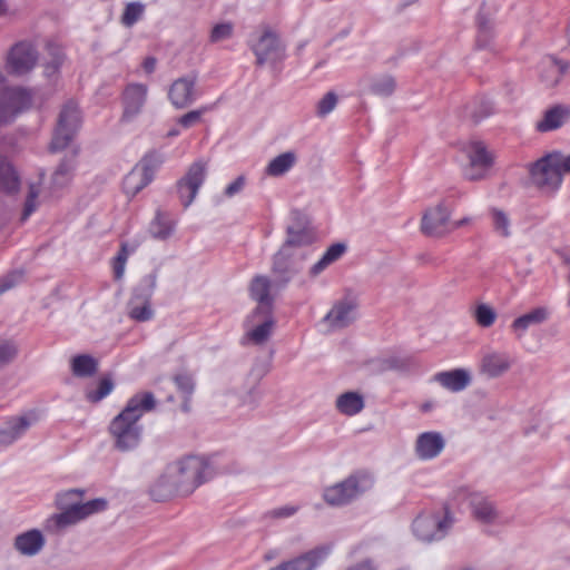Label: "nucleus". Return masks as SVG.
Masks as SVG:
<instances>
[{"label":"nucleus","instance_id":"f257e3e1","mask_svg":"<svg viewBox=\"0 0 570 570\" xmlns=\"http://www.w3.org/2000/svg\"><path fill=\"white\" fill-rule=\"evenodd\" d=\"M213 476V469L202 456L188 455L169 464L151 485L153 500L164 502L175 495L187 497Z\"/></svg>","mask_w":570,"mask_h":570},{"label":"nucleus","instance_id":"f03ea898","mask_svg":"<svg viewBox=\"0 0 570 570\" xmlns=\"http://www.w3.org/2000/svg\"><path fill=\"white\" fill-rule=\"evenodd\" d=\"M155 406L156 400L151 392L137 393L127 401L124 410L111 420L108 429L117 450L127 452L138 446L142 434L139 420Z\"/></svg>","mask_w":570,"mask_h":570},{"label":"nucleus","instance_id":"7ed1b4c3","mask_svg":"<svg viewBox=\"0 0 570 570\" xmlns=\"http://www.w3.org/2000/svg\"><path fill=\"white\" fill-rule=\"evenodd\" d=\"M374 485V476L367 471H356L347 478L326 487L323 499L331 507H344L357 500Z\"/></svg>","mask_w":570,"mask_h":570},{"label":"nucleus","instance_id":"20e7f679","mask_svg":"<svg viewBox=\"0 0 570 570\" xmlns=\"http://www.w3.org/2000/svg\"><path fill=\"white\" fill-rule=\"evenodd\" d=\"M107 505V500L98 498L87 501L82 505L58 508L59 510H61V512L51 515L47 520L46 528L48 530L59 531L69 525H73L95 513L106 510Z\"/></svg>","mask_w":570,"mask_h":570},{"label":"nucleus","instance_id":"39448f33","mask_svg":"<svg viewBox=\"0 0 570 570\" xmlns=\"http://www.w3.org/2000/svg\"><path fill=\"white\" fill-rule=\"evenodd\" d=\"M157 285V274L146 275L134 289L128 301V316L136 322H147L154 317L150 298Z\"/></svg>","mask_w":570,"mask_h":570},{"label":"nucleus","instance_id":"423d86ee","mask_svg":"<svg viewBox=\"0 0 570 570\" xmlns=\"http://www.w3.org/2000/svg\"><path fill=\"white\" fill-rule=\"evenodd\" d=\"M32 104L31 92L22 87H6L0 90V126L12 124Z\"/></svg>","mask_w":570,"mask_h":570},{"label":"nucleus","instance_id":"0eeeda50","mask_svg":"<svg viewBox=\"0 0 570 570\" xmlns=\"http://www.w3.org/2000/svg\"><path fill=\"white\" fill-rule=\"evenodd\" d=\"M81 124V116L75 102H67L58 117L57 128L50 144L51 151L65 149L73 139Z\"/></svg>","mask_w":570,"mask_h":570},{"label":"nucleus","instance_id":"6e6552de","mask_svg":"<svg viewBox=\"0 0 570 570\" xmlns=\"http://www.w3.org/2000/svg\"><path fill=\"white\" fill-rule=\"evenodd\" d=\"M533 184L544 191H556L562 184L563 174L553 153L539 159L531 168Z\"/></svg>","mask_w":570,"mask_h":570},{"label":"nucleus","instance_id":"1a4fd4ad","mask_svg":"<svg viewBox=\"0 0 570 570\" xmlns=\"http://www.w3.org/2000/svg\"><path fill=\"white\" fill-rule=\"evenodd\" d=\"M245 324L248 327L246 338L255 345H263L271 338L276 322L268 306H257Z\"/></svg>","mask_w":570,"mask_h":570},{"label":"nucleus","instance_id":"9d476101","mask_svg":"<svg viewBox=\"0 0 570 570\" xmlns=\"http://www.w3.org/2000/svg\"><path fill=\"white\" fill-rule=\"evenodd\" d=\"M453 523V519L446 513L441 517L436 513L419 515L412 524L413 532L417 539L424 542L441 540Z\"/></svg>","mask_w":570,"mask_h":570},{"label":"nucleus","instance_id":"9b49d317","mask_svg":"<svg viewBox=\"0 0 570 570\" xmlns=\"http://www.w3.org/2000/svg\"><path fill=\"white\" fill-rule=\"evenodd\" d=\"M207 173V164L203 160L193 163L184 177L177 181V193L183 206L188 207L195 199Z\"/></svg>","mask_w":570,"mask_h":570},{"label":"nucleus","instance_id":"f8f14e48","mask_svg":"<svg viewBox=\"0 0 570 570\" xmlns=\"http://www.w3.org/2000/svg\"><path fill=\"white\" fill-rule=\"evenodd\" d=\"M304 258L296 256V253H291L281 247L273 257L272 273L275 277L274 286L284 288L301 271V262Z\"/></svg>","mask_w":570,"mask_h":570},{"label":"nucleus","instance_id":"ddd939ff","mask_svg":"<svg viewBox=\"0 0 570 570\" xmlns=\"http://www.w3.org/2000/svg\"><path fill=\"white\" fill-rule=\"evenodd\" d=\"M38 61V51L30 42L14 45L7 58V70L11 75L22 76L31 71Z\"/></svg>","mask_w":570,"mask_h":570},{"label":"nucleus","instance_id":"4468645a","mask_svg":"<svg viewBox=\"0 0 570 570\" xmlns=\"http://www.w3.org/2000/svg\"><path fill=\"white\" fill-rule=\"evenodd\" d=\"M451 212L441 203L425 210L421 232L429 237H443L451 233Z\"/></svg>","mask_w":570,"mask_h":570},{"label":"nucleus","instance_id":"2eb2a0df","mask_svg":"<svg viewBox=\"0 0 570 570\" xmlns=\"http://www.w3.org/2000/svg\"><path fill=\"white\" fill-rule=\"evenodd\" d=\"M470 165L465 170L469 180H480L485 177L488 169L493 164V155L482 141H470L465 147Z\"/></svg>","mask_w":570,"mask_h":570},{"label":"nucleus","instance_id":"dca6fc26","mask_svg":"<svg viewBox=\"0 0 570 570\" xmlns=\"http://www.w3.org/2000/svg\"><path fill=\"white\" fill-rule=\"evenodd\" d=\"M197 76L189 73L177 78L168 89V99L176 109L191 106L197 97Z\"/></svg>","mask_w":570,"mask_h":570},{"label":"nucleus","instance_id":"f3484780","mask_svg":"<svg viewBox=\"0 0 570 570\" xmlns=\"http://www.w3.org/2000/svg\"><path fill=\"white\" fill-rule=\"evenodd\" d=\"M331 551L330 546H320L269 570H315L326 560Z\"/></svg>","mask_w":570,"mask_h":570},{"label":"nucleus","instance_id":"a211bd4d","mask_svg":"<svg viewBox=\"0 0 570 570\" xmlns=\"http://www.w3.org/2000/svg\"><path fill=\"white\" fill-rule=\"evenodd\" d=\"M287 237L281 246L291 253H296V256L304 257L301 249L312 245L316 240V233L308 224L296 222L289 225L286 229Z\"/></svg>","mask_w":570,"mask_h":570},{"label":"nucleus","instance_id":"6ab92c4d","mask_svg":"<svg viewBox=\"0 0 570 570\" xmlns=\"http://www.w3.org/2000/svg\"><path fill=\"white\" fill-rule=\"evenodd\" d=\"M252 49L258 66H263L267 61H278L284 56V48L278 37L271 30H265L258 40L252 45Z\"/></svg>","mask_w":570,"mask_h":570},{"label":"nucleus","instance_id":"aec40b11","mask_svg":"<svg viewBox=\"0 0 570 570\" xmlns=\"http://www.w3.org/2000/svg\"><path fill=\"white\" fill-rule=\"evenodd\" d=\"M78 150H72L66 155L51 175L49 183V195L58 196L62 189L69 186L77 168Z\"/></svg>","mask_w":570,"mask_h":570},{"label":"nucleus","instance_id":"412c9836","mask_svg":"<svg viewBox=\"0 0 570 570\" xmlns=\"http://www.w3.org/2000/svg\"><path fill=\"white\" fill-rule=\"evenodd\" d=\"M357 317V303L353 298L337 301L324 317L331 328L340 330L352 324Z\"/></svg>","mask_w":570,"mask_h":570},{"label":"nucleus","instance_id":"4be33fe9","mask_svg":"<svg viewBox=\"0 0 570 570\" xmlns=\"http://www.w3.org/2000/svg\"><path fill=\"white\" fill-rule=\"evenodd\" d=\"M445 448V440L440 432H423L415 441V455L422 461L433 460Z\"/></svg>","mask_w":570,"mask_h":570},{"label":"nucleus","instance_id":"5701e85b","mask_svg":"<svg viewBox=\"0 0 570 570\" xmlns=\"http://www.w3.org/2000/svg\"><path fill=\"white\" fill-rule=\"evenodd\" d=\"M569 69V63L553 56H546L538 65L539 79L547 88L557 86Z\"/></svg>","mask_w":570,"mask_h":570},{"label":"nucleus","instance_id":"b1692460","mask_svg":"<svg viewBox=\"0 0 570 570\" xmlns=\"http://www.w3.org/2000/svg\"><path fill=\"white\" fill-rule=\"evenodd\" d=\"M148 88L142 83H130L124 91L122 119L126 121L135 118L142 109L147 100Z\"/></svg>","mask_w":570,"mask_h":570},{"label":"nucleus","instance_id":"393cba45","mask_svg":"<svg viewBox=\"0 0 570 570\" xmlns=\"http://www.w3.org/2000/svg\"><path fill=\"white\" fill-rule=\"evenodd\" d=\"M36 422L31 414L10 417L0 429V445H9L20 439Z\"/></svg>","mask_w":570,"mask_h":570},{"label":"nucleus","instance_id":"a878e982","mask_svg":"<svg viewBox=\"0 0 570 570\" xmlns=\"http://www.w3.org/2000/svg\"><path fill=\"white\" fill-rule=\"evenodd\" d=\"M550 317V311L546 306H538L528 313L517 317L510 325L517 338H522L530 327L546 323Z\"/></svg>","mask_w":570,"mask_h":570},{"label":"nucleus","instance_id":"bb28decb","mask_svg":"<svg viewBox=\"0 0 570 570\" xmlns=\"http://www.w3.org/2000/svg\"><path fill=\"white\" fill-rule=\"evenodd\" d=\"M433 381L438 382L445 390L458 393L465 390L471 384L472 376L465 368H454L436 373L433 376Z\"/></svg>","mask_w":570,"mask_h":570},{"label":"nucleus","instance_id":"cd10ccee","mask_svg":"<svg viewBox=\"0 0 570 570\" xmlns=\"http://www.w3.org/2000/svg\"><path fill=\"white\" fill-rule=\"evenodd\" d=\"M570 119V107L554 105L548 108L540 120L535 122L539 132H549L561 128Z\"/></svg>","mask_w":570,"mask_h":570},{"label":"nucleus","instance_id":"c85d7f7f","mask_svg":"<svg viewBox=\"0 0 570 570\" xmlns=\"http://www.w3.org/2000/svg\"><path fill=\"white\" fill-rule=\"evenodd\" d=\"M46 540L41 531L37 529L28 530L20 533L14 539L16 550L27 557H33L38 554L45 547Z\"/></svg>","mask_w":570,"mask_h":570},{"label":"nucleus","instance_id":"c756f323","mask_svg":"<svg viewBox=\"0 0 570 570\" xmlns=\"http://www.w3.org/2000/svg\"><path fill=\"white\" fill-rule=\"evenodd\" d=\"M469 503L473 515L479 521L483 523H494L499 519V512L494 504L484 495L480 493H471L469 495Z\"/></svg>","mask_w":570,"mask_h":570},{"label":"nucleus","instance_id":"7c9ffc66","mask_svg":"<svg viewBox=\"0 0 570 570\" xmlns=\"http://www.w3.org/2000/svg\"><path fill=\"white\" fill-rule=\"evenodd\" d=\"M488 217L491 223L493 233L500 237L508 239L513 235V224L510 214L503 208L492 206L488 209Z\"/></svg>","mask_w":570,"mask_h":570},{"label":"nucleus","instance_id":"2f4dec72","mask_svg":"<svg viewBox=\"0 0 570 570\" xmlns=\"http://www.w3.org/2000/svg\"><path fill=\"white\" fill-rule=\"evenodd\" d=\"M510 365L508 355L493 352L482 358L481 368L489 377H498L505 373Z\"/></svg>","mask_w":570,"mask_h":570},{"label":"nucleus","instance_id":"473e14b6","mask_svg":"<svg viewBox=\"0 0 570 570\" xmlns=\"http://www.w3.org/2000/svg\"><path fill=\"white\" fill-rule=\"evenodd\" d=\"M272 282L266 276H256L253 278L249 287L250 296L255 299L257 306H268L273 311L274 298L269 294Z\"/></svg>","mask_w":570,"mask_h":570},{"label":"nucleus","instance_id":"72a5a7b5","mask_svg":"<svg viewBox=\"0 0 570 570\" xmlns=\"http://www.w3.org/2000/svg\"><path fill=\"white\" fill-rule=\"evenodd\" d=\"M297 161L294 151H285L274 157L265 168V175L269 177H281L288 173Z\"/></svg>","mask_w":570,"mask_h":570},{"label":"nucleus","instance_id":"f704fd0d","mask_svg":"<svg viewBox=\"0 0 570 570\" xmlns=\"http://www.w3.org/2000/svg\"><path fill=\"white\" fill-rule=\"evenodd\" d=\"M20 188V177L13 166L4 157H0V190L14 194Z\"/></svg>","mask_w":570,"mask_h":570},{"label":"nucleus","instance_id":"c9c22d12","mask_svg":"<svg viewBox=\"0 0 570 570\" xmlns=\"http://www.w3.org/2000/svg\"><path fill=\"white\" fill-rule=\"evenodd\" d=\"M336 409L340 413L353 416L358 414L364 409V399L357 392H345L341 394L335 402Z\"/></svg>","mask_w":570,"mask_h":570},{"label":"nucleus","instance_id":"e433bc0d","mask_svg":"<svg viewBox=\"0 0 570 570\" xmlns=\"http://www.w3.org/2000/svg\"><path fill=\"white\" fill-rule=\"evenodd\" d=\"M175 229V222L165 213L157 210L155 218L149 225L150 235L160 240H165L171 236Z\"/></svg>","mask_w":570,"mask_h":570},{"label":"nucleus","instance_id":"4c0bfd02","mask_svg":"<svg viewBox=\"0 0 570 570\" xmlns=\"http://www.w3.org/2000/svg\"><path fill=\"white\" fill-rule=\"evenodd\" d=\"M71 371L77 377H90L98 371V361L88 354L76 355L71 358Z\"/></svg>","mask_w":570,"mask_h":570},{"label":"nucleus","instance_id":"58836bf2","mask_svg":"<svg viewBox=\"0 0 570 570\" xmlns=\"http://www.w3.org/2000/svg\"><path fill=\"white\" fill-rule=\"evenodd\" d=\"M149 184L148 177L134 167L122 180V189L127 195L135 196Z\"/></svg>","mask_w":570,"mask_h":570},{"label":"nucleus","instance_id":"ea45409f","mask_svg":"<svg viewBox=\"0 0 570 570\" xmlns=\"http://www.w3.org/2000/svg\"><path fill=\"white\" fill-rule=\"evenodd\" d=\"M115 387L114 381L110 376L101 377L96 387H87L85 395L88 402L98 403L108 396Z\"/></svg>","mask_w":570,"mask_h":570},{"label":"nucleus","instance_id":"a19ab883","mask_svg":"<svg viewBox=\"0 0 570 570\" xmlns=\"http://www.w3.org/2000/svg\"><path fill=\"white\" fill-rule=\"evenodd\" d=\"M83 493L85 491L80 489H70L67 491L59 492L56 495V505L57 508L82 505L83 503L81 502V499Z\"/></svg>","mask_w":570,"mask_h":570},{"label":"nucleus","instance_id":"79ce46f5","mask_svg":"<svg viewBox=\"0 0 570 570\" xmlns=\"http://www.w3.org/2000/svg\"><path fill=\"white\" fill-rule=\"evenodd\" d=\"M47 49L51 59L45 65V73L47 77H51L61 67L65 59V53L62 49L57 45H48Z\"/></svg>","mask_w":570,"mask_h":570},{"label":"nucleus","instance_id":"37998d69","mask_svg":"<svg viewBox=\"0 0 570 570\" xmlns=\"http://www.w3.org/2000/svg\"><path fill=\"white\" fill-rule=\"evenodd\" d=\"M478 23V39L476 43L479 47H485L488 45V41L491 38L492 32V23L489 16L483 13L482 11L479 12L476 18Z\"/></svg>","mask_w":570,"mask_h":570},{"label":"nucleus","instance_id":"c03bdc74","mask_svg":"<svg viewBox=\"0 0 570 570\" xmlns=\"http://www.w3.org/2000/svg\"><path fill=\"white\" fill-rule=\"evenodd\" d=\"M161 163H163L161 157L156 153H151V154L146 155L140 160V163L137 164L135 167L137 169H140L144 174H146V176L148 177V180L150 183L154 178L155 171L159 168Z\"/></svg>","mask_w":570,"mask_h":570},{"label":"nucleus","instance_id":"a18cd8bd","mask_svg":"<svg viewBox=\"0 0 570 570\" xmlns=\"http://www.w3.org/2000/svg\"><path fill=\"white\" fill-rule=\"evenodd\" d=\"M145 6L140 2H130L126 6L121 16V23L126 27L134 26L141 17Z\"/></svg>","mask_w":570,"mask_h":570},{"label":"nucleus","instance_id":"49530a36","mask_svg":"<svg viewBox=\"0 0 570 570\" xmlns=\"http://www.w3.org/2000/svg\"><path fill=\"white\" fill-rule=\"evenodd\" d=\"M474 317L480 326L490 327L497 320V313L488 304H479L474 311Z\"/></svg>","mask_w":570,"mask_h":570},{"label":"nucleus","instance_id":"de8ad7c7","mask_svg":"<svg viewBox=\"0 0 570 570\" xmlns=\"http://www.w3.org/2000/svg\"><path fill=\"white\" fill-rule=\"evenodd\" d=\"M210 110L209 106H203L198 109L190 110L186 112L185 115L177 118V125L180 127L188 129L202 121V117L204 114Z\"/></svg>","mask_w":570,"mask_h":570},{"label":"nucleus","instance_id":"09e8293b","mask_svg":"<svg viewBox=\"0 0 570 570\" xmlns=\"http://www.w3.org/2000/svg\"><path fill=\"white\" fill-rule=\"evenodd\" d=\"M395 89V80L391 76H382L373 80L371 91L379 96H390Z\"/></svg>","mask_w":570,"mask_h":570},{"label":"nucleus","instance_id":"8fccbe9b","mask_svg":"<svg viewBox=\"0 0 570 570\" xmlns=\"http://www.w3.org/2000/svg\"><path fill=\"white\" fill-rule=\"evenodd\" d=\"M234 33V24L232 22L217 23L212 28L209 41L217 43L232 38Z\"/></svg>","mask_w":570,"mask_h":570},{"label":"nucleus","instance_id":"3c124183","mask_svg":"<svg viewBox=\"0 0 570 570\" xmlns=\"http://www.w3.org/2000/svg\"><path fill=\"white\" fill-rule=\"evenodd\" d=\"M337 104V96L333 91H328L317 104V116L325 117L334 110Z\"/></svg>","mask_w":570,"mask_h":570},{"label":"nucleus","instance_id":"603ef678","mask_svg":"<svg viewBox=\"0 0 570 570\" xmlns=\"http://www.w3.org/2000/svg\"><path fill=\"white\" fill-rule=\"evenodd\" d=\"M17 354L18 348L13 342L0 340V366L13 361Z\"/></svg>","mask_w":570,"mask_h":570},{"label":"nucleus","instance_id":"864d4df0","mask_svg":"<svg viewBox=\"0 0 570 570\" xmlns=\"http://www.w3.org/2000/svg\"><path fill=\"white\" fill-rule=\"evenodd\" d=\"M39 196V187L31 185L29 187V193L24 203L21 220H27L29 216L36 210L38 203L37 198Z\"/></svg>","mask_w":570,"mask_h":570},{"label":"nucleus","instance_id":"5fc2aeb1","mask_svg":"<svg viewBox=\"0 0 570 570\" xmlns=\"http://www.w3.org/2000/svg\"><path fill=\"white\" fill-rule=\"evenodd\" d=\"M175 384L178 390L186 396H189L194 392L195 383L191 375L181 373L174 377Z\"/></svg>","mask_w":570,"mask_h":570},{"label":"nucleus","instance_id":"6e6d98bb","mask_svg":"<svg viewBox=\"0 0 570 570\" xmlns=\"http://www.w3.org/2000/svg\"><path fill=\"white\" fill-rule=\"evenodd\" d=\"M493 112V107L489 101H482L479 106H475L470 110V117L474 122H479L482 119L489 117Z\"/></svg>","mask_w":570,"mask_h":570},{"label":"nucleus","instance_id":"4d7b16f0","mask_svg":"<svg viewBox=\"0 0 570 570\" xmlns=\"http://www.w3.org/2000/svg\"><path fill=\"white\" fill-rule=\"evenodd\" d=\"M298 508L294 505H285L281 508L273 509L266 513V517L273 519H282L289 518L297 512Z\"/></svg>","mask_w":570,"mask_h":570},{"label":"nucleus","instance_id":"13d9d810","mask_svg":"<svg viewBox=\"0 0 570 570\" xmlns=\"http://www.w3.org/2000/svg\"><path fill=\"white\" fill-rule=\"evenodd\" d=\"M346 250V246L341 243L331 245L324 253V257L332 264L337 261Z\"/></svg>","mask_w":570,"mask_h":570},{"label":"nucleus","instance_id":"bf43d9fd","mask_svg":"<svg viewBox=\"0 0 570 570\" xmlns=\"http://www.w3.org/2000/svg\"><path fill=\"white\" fill-rule=\"evenodd\" d=\"M246 184V178L245 176H238L234 181H232L230 184H228L225 188V196L226 197H234L235 195L239 194L244 186Z\"/></svg>","mask_w":570,"mask_h":570},{"label":"nucleus","instance_id":"052dcab7","mask_svg":"<svg viewBox=\"0 0 570 570\" xmlns=\"http://www.w3.org/2000/svg\"><path fill=\"white\" fill-rule=\"evenodd\" d=\"M22 278L21 273H12L4 278L0 279V295L4 293L6 291L12 288L17 282H19Z\"/></svg>","mask_w":570,"mask_h":570},{"label":"nucleus","instance_id":"680f3d73","mask_svg":"<svg viewBox=\"0 0 570 570\" xmlns=\"http://www.w3.org/2000/svg\"><path fill=\"white\" fill-rule=\"evenodd\" d=\"M127 261L122 257L116 256L114 258V275L116 279H121L125 274V266Z\"/></svg>","mask_w":570,"mask_h":570},{"label":"nucleus","instance_id":"e2e57ef3","mask_svg":"<svg viewBox=\"0 0 570 570\" xmlns=\"http://www.w3.org/2000/svg\"><path fill=\"white\" fill-rule=\"evenodd\" d=\"M127 261L122 257L116 256L114 258V275L116 279H121L125 274V266Z\"/></svg>","mask_w":570,"mask_h":570},{"label":"nucleus","instance_id":"0e129e2a","mask_svg":"<svg viewBox=\"0 0 570 570\" xmlns=\"http://www.w3.org/2000/svg\"><path fill=\"white\" fill-rule=\"evenodd\" d=\"M553 155L558 156V163L562 170V174H570V155H563L559 151H554Z\"/></svg>","mask_w":570,"mask_h":570},{"label":"nucleus","instance_id":"69168bd1","mask_svg":"<svg viewBox=\"0 0 570 570\" xmlns=\"http://www.w3.org/2000/svg\"><path fill=\"white\" fill-rule=\"evenodd\" d=\"M328 265H331V263L324 257L322 256V258L315 263L311 271H309V274L312 276H317L318 274H321Z\"/></svg>","mask_w":570,"mask_h":570},{"label":"nucleus","instance_id":"338daca9","mask_svg":"<svg viewBox=\"0 0 570 570\" xmlns=\"http://www.w3.org/2000/svg\"><path fill=\"white\" fill-rule=\"evenodd\" d=\"M259 397H261V394H259V391L257 389V385H254L249 390L247 397L244 400V403L245 404H249L252 406H256L257 403H258Z\"/></svg>","mask_w":570,"mask_h":570},{"label":"nucleus","instance_id":"774afa93","mask_svg":"<svg viewBox=\"0 0 570 570\" xmlns=\"http://www.w3.org/2000/svg\"><path fill=\"white\" fill-rule=\"evenodd\" d=\"M346 570H376V566L371 559H365L350 567Z\"/></svg>","mask_w":570,"mask_h":570}]
</instances>
